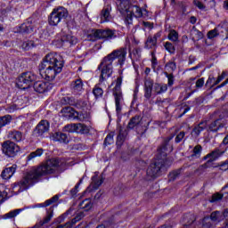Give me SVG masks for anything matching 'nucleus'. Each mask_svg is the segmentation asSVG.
<instances>
[{"instance_id": "nucleus-8", "label": "nucleus", "mask_w": 228, "mask_h": 228, "mask_svg": "<svg viewBox=\"0 0 228 228\" xmlns=\"http://www.w3.org/2000/svg\"><path fill=\"white\" fill-rule=\"evenodd\" d=\"M95 40H111L115 38V32L113 30L93 29L90 33Z\"/></svg>"}, {"instance_id": "nucleus-24", "label": "nucleus", "mask_w": 228, "mask_h": 228, "mask_svg": "<svg viewBox=\"0 0 228 228\" xmlns=\"http://www.w3.org/2000/svg\"><path fill=\"white\" fill-rule=\"evenodd\" d=\"M110 12H111L110 6H108L103 10H102V12H101L102 22H108L111 20V14H110Z\"/></svg>"}, {"instance_id": "nucleus-13", "label": "nucleus", "mask_w": 228, "mask_h": 228, "mask_svg": "<svg viewBox=\"0 0 228 228\" xmlns=\"http://www.w3.org/2000/svg\"><path fill=\"white\" fill-rule=\"evenodd\" d=\"M52 88L53 86L49 82L37 81L34 84V90L37 94H45V92H49Z\"/></svg>"}, {"instance_id": "nucleus-40", "label": "nucleus", "mask_w": 228, "mask_h": 228, "mask_svg": "<svg viewBox=\"0 0 228 228\" xmlns=\"http://www.w3.org/2000/svg\"><path fill=\"white\" fill-rule=\"evenodd\" d=\"M85 218V212L84 211H78L75 216V218H73L71 221H69V224H71V226L74 227V225H76V224H77V222H79V220Z\"/></svg>"}, {"instance_id": "nucleus-57", "label": "nucleus", "mask_w": 228, "mask_h": 228, "mask_svg": "<svg viewBox=\"0 0 228 228\" xmlns=\"http://www.w3.org/2000/svg\"><path fill=\"white\" fill-rule=\"evenodd\" d=\"M81 183H83V179H80L79 183L75 186V188L70 191V193L73 197H74V195L77 194V191H79L78 188H79V184H81Z\"/></svg>"}, {"instance_id": "nucleus-46", "label": "nucleus", "mask_w": 228, "mask_h": 228, "mask_svg": "<svg viewBox=\"0 0 228 228\" xmlns=\"http://www.w3.org/2000/svg\"><path fill=\"white\" fill-rule=\"evenodd\" d=\"M64 131H67L68 133H77V123L66 125L64 126Z\"/></svg>"}, {"instance_id": "nucleus-48", "label": "nucleus", "mask_w": 228, "mask_h": 228, "mask_svg": "<svg viewBox=\"0 0 228 228\" xmlns=\"http://www.w3.org/2000/svg\"><path fill=\"white\" fill-rule=\"evenodd\" d=\"M113 136H115V132L110 133L104 140V145L113 144V142H114Z\"/></svg>"}, {"instance_id": "nucleus-27", "label": "nucleus", "mask_w": 228, "mask_h": 228, "mask_svg": "<svg viewBox=\"0 0 228 228\" xmlns=\"http://www.w3.org/2000/svg\"><path fill=\"white\" fill-rule=\"evenodd\" d=\"M158 44V37H149L145 42V49H152L156 47Z\"/></svg>"}, {"instance_id": "nucleus-64", "label": "nucleus", "mask_w": 228, "mask_h": 228, "mask_svg": "<svg viewBox=\"0 0 228 228\" xmlns=\"http://www.w3.org/2000/svg\"><path fill=\"white\" fill-rule=\"evenodd\" d=\"M227 167V162H224L223 164L220 165V170H228Z\"/></svg>"}, {"instance_id": "nucleus-54", "label": "nucleus", "mask_w": 228, "mask_h": 228, "mask_svg": "<svg viewBox=\"0 0 228 228\" xmlns=\"http://www.w3.org/2000/svg\"><path fill=\"white\" fill-rule=\"evenodd\" d=\"M185 134H186L184 132H180L175 139V143H181V142H183L184 139Z\"/></svg>"}, {"instance_id": "nucleus-17", "label": "nucleus", "mask_w": 228, "mask_h": 228, "mask_svg": "<svg viewBox=\"0 0 228 228\" xmlns=\"http://www.w3.org/2000/svg\"><path fill=\"white\" fill-rule=\"evenodd\" d=\"M14 33H22V34H28V33H33V26L28 23H23L20 26H18L13 28Z\"/></svg>"}, {"instance_id": "nucleus-21", "label": "nucleus", "mask_w": 228, "mask_h": 228, "mask_svg": "<svg viewBox=\"0 0 228 228\" xmlns=\"http://www.w3.org/2000/svg\"><path fill=\"white\" fill-rule=\"evenodd\" d=\"M115 106L117 115H121L122 113V102H124V96L122 94H114Z\"/></svg>"}, {"instance_id": "nucleus-39", "label": "nucleus", "mask_w": 228, "mask_h": 228, "mask_svg": "<svg viewBox=\"0 0 228 228\" xmlns=\"http://www.w3.org/2000/svg\"><path fill=\"white\" fill-rule=\"evenodd\" d=\"M42 154H44V149L38 148L37 151L31 152L28 156V160L31 161V159H35V158H40V156H42Z\"/></svg>"}, {"instance_id": "nucleus-34", "label": "nucleus", "mask_w": 228, "mask_h": 228, "mask_svg": "<svg viewBox=\"0 0 228 228\" xmlns=\"http://www.w3.org/2000/svg\"><path fill=\"white\" fill-rule=\"evenodd\" d=\"M22 213V208L14 209L12 211L8 212L7 214L3 216L4 220H9L12 218H15V216L20 215Z\"/></svg>"}, {"instance_id": "nucleus-50", "label": "nucleus", "mask_w": 228, "mask_h": 228, "mask_svg": "<svg viewBox=\"0 0 228 228\" xmlns=\"http://www.w3.org/2000/svg\"><path fill=\"white\" fill-rule=\"evenodd\" d=\"M224 199V194L216 193L212 195L211 199L209 200V202H218V200H222Z\"/></svg>"}, {"instance_id": "nucleus-25", "label": "nucleus", "mask_w": 228, "mask_h": 228, "mask_svg": "<svg viewBox=\"0 0 228 228\" xmlns=\"http://www.w3.org/2000/svg\"><path fill=\"white\" fill-rule=\"evenodd\" d=\"M127 136V130L119 127V134H118L117 137V145H122L124 142L126 141V137Z\"/></svg>"}, {"instance_id": "nucleus-53", "label": "nucleus", "mask_w": 228, "mask_h": 228, "mask_svg": "<svg viewBox=\"0 0 228 228\" xmlns=\"http://www.w3.org/2000/svg\"><path fill=\"white\" fill-rule=\"evenodd\" d=\"M224 77H225V71H224L222 75H220L217 77L216 81L210 86V88H213V86H216V85H219L222 81H224Z\"/></svg>"}, {"instance_id": "nucleus-47", "label": "nucleus", "mask_w": 228, "mask_h": 228, "mask_svg": "<svg viewBox=\"0 0 228 228\" xmlns=\"http://www.w3.org/2000/svg\"><path fill=\"white\" fill-rule=\"evenodd\" d=\"M89 115L86 112H77V120L79 122H85V120H88Z\"/></svg>"}, {"instance_id": "nucleus-22", "label": "nucleus", "mask_w": 228, "mask_h": 228, "mask_svg": "<svg viewBox=\"0 0 228 228\" xmlns=\"http://www.w3.org/2000/svg\"><path fill=\"white\" fill-rule=\"evenodd\" d=\"M8 138L12 140V142H22L24 140V134L17 130L11 131L8 134Z\"/></svg>"}, {"instance_id": "nucleus-32", "label": "nucleus", "mask_w": 228, "mask_h": 228, "mask_svg": "<svg viewBox=\"0 0 228 228\" xmlns=\"http://www.w3.org/2000/svg\"><path fill=\"white\" fill-rule=\"evenodd\" d=\"M58 199H60V196L55 195L52 199L45 200V202L36 205L35 208H47L48 206H51V204L58 202Z\"/></svg>"}, {"instance_id": "nucleus-59", "label": "nucleus", "mask_w": 228, "mask_h": 228, "mask_svg": "<svg viewBox=\"0 0 228 228\" xmlns=\"http://www.w3.org/2000/svg\"><path fill=\"white\" fill-rule=\"evenodd\" d=\"M204 86V77H201L196 81V88H202Z\"/></svg>"}, {"instance_id": "nucleus-26", "label": "nucleus", "mask_w": 228, "mask_h": 228, "mask_svg": "<svg viewBox=\"0 0 228 228\" xmlns=\"http://www.w3.org/2000/svg\"><path fill=\"white\" fill-rule=\"evenodd\" d=\"M210 220L215 224H220V222L224 220V216L222 215V212L216 210L211 213Z\"/></svg>"}, {"instance_id": "nucleus-9", "label": "nucleus", "mask_w": 228, "mask_h": 228, "mask_svg": "<svg viewBox=\"0 0 228 228\" xmlns=\"http://www.w3.org/2000/svg\"><path fill=\"white\" fill-rule=\"evenodd\" d=\"M144 13H147V10H142L140 6L132 4L128 11V15L125 18V21L126 24H133V17L140 19V17H143Z\"/></svg>"}, {"instance_id": "nucleus-29", "label": "nucleus", "mask_w": 228, "mask_h": 228, "mask_svg": "<svg viewBox=\"0 0 228 228\" xmlns=\"http://www.w3.org/2000/svg\"><path fill=\"white\" fill-rule=\"evenodd\" d=\"M104 183V180L102 178H99L97 176L92 177V183L90 184L89 188L91 190H97L99 189V186Z\"/></svg>"}, {"instance_id": "nucleus-31", "label": "nucleus", "mask_w": 228, "mask_h": 228, "mask_svg": "<svg viewBox=\"0 0 228 228\" xmlns=\"http://www.w3.org/2000/svg\"><path fill=\"white\" fill-rule=\"evenodd\" d=\"M122 76L117 78L116 86L113 88V95H122Z\"/></svg>"}, {"instance_id": "nucleus-60", "label": "nucleus", "mask_w": 228, "mask_h": 228, "mask_svg": "<svg viewBox=\"0 0 228 228\" xmlns=\"http://www.w3.org/2000/svg\"><path fill=\"white\" fill-rule=\"evenodd\" d=\"M151 64L152 67H156V65H158V59L156 58V54H154V52L151 53Z\"/></svg>"}, {"instance_id": "nucleus-63", "label": "nucleus", "mask_w": 228, "mask_h": 228, "mask_svg": "<svg viewBox=\"0 0 228 228\" xmlns=\"http://www.w3.org/2000/svg\"><path fill=\"white\" fill-rule=\"evenodd\" d=\"M222 213L223 220L225 218L226 221H228V208L224 209Z\"/></svg>"}, {"instance_id": "nucleus-5", "label": "nucleus", "mask_w": 228, "mask_h": 228, "mask_svg": "<svg viewBox=\"0 0 228 228\" xmlns=\"http://www.w3.org/2000/svg\"><path fill=\"white\" fill-rule=\"evenodd\" d=\"M67 17H69V11L65 7H55L50 13L48 22L50 26H58L59 22L65 20Z\"/></svg>"}, {"instance_id": "nucleus-30", "label": "nucleus", "mask_w": 228, "mask_h": 228, "mask_svg": "<svg viewBox=\"0 0 228 228\" xmlns=\"http://www.w3.org/2000/svg\"><path fill=\"white\" fill-rule=\"evenodd\" d=\"M77 133L78 134H88L90 133V126L82 123H77Z\"/></svg>"}, {"instance_id": "nucleus-7", "label": "nucleus", "mask_w": 228, "mask_h": 228, "mask_svg": "<svg viewBox=\"0 0 228 228\" xmlns=\"http://www.w3.org/2000/svg\"><path fill=\"white\" fill-rule=\"evenodd\" d=\"M2 152L7 158H15L20 152V147L11 140H7L2 143Z\"/></svg>"}, {"instance_id": "nucleus-36", "label": "nucleus", "mask_w": 228, "mask_h": 228, "mask_svg": "<svg viewBox=\"0 0 228 228\" xmlns=\"http://www.w3.org/2000/svg\"><path fill=\"white\" fill-rule=\"evenodd\" d=\"M221 127H224V124L220 123V119H217L210 124L209 131L216 133V131H218V129H221Z\"/></svg>"}, {"instance_id": "nucleus-43", "label": "nucleus", "mask_w": 228, "mask_h": 228, "mask_svg": "<svg viewBox=\"0 0 228 228\" xmlns=\"http://www.w3.org/2000/svg\"><path fill=\"white\" fill-rule=\"evenodd\" d=\"M167 37L169 40H171V42H177L179 40V33L172 29L169 31Z\"/></svg>"}, {"instance_id": "nucleus-38", "label": "nucleus", "mask_w": 228, "mask_h": 228, "mask_svg": "<svg viewBox=\"0 0 228 228\" xmlns=\"http://www.w3.org/2000/svg\"><path fill=\"white\" fill-rule=\"evenodd\" d=\"M154 90L156 94H165L168 90V86L166 84H155Z\"/></svg>"}, {"instance_id": "nucleus-61", "label": "nucleus", "mask_w": 228, "mask_h": 228, "mask_svg": "<svg viewBox=\"0 0 228 228\" xmlns=\"http://www.w3.org/2000/svg\"><path fill=\"white\" fill-rule=\"evenodd\" d=\"M194 4L197 6L200 10H204L205 6L203 4H201L199 0H194Z\"/></svg>"}, {"instance_id": "nucleus-6", "label": "nucleus", "mask_w": 228, "mask_h": 228, "mask_svg": "<svg viewBox=\"0 0 228 228\" xmlns=\"http://www.w3.org/2000/svg\"><path fill=\"white\" fill-rule=\"evenodd\" d=\"M37 80V75L33 72L22 73L17 80V86L20 90H26L31 86V83Z\"/></svg>"}, {"instance_id": "nucleus-1", "label": "nucleus", "mask_w": 228, "mask_h": 228, "mask_svg": "<svg viewBox=\"0 0 228 228\" xmlns=\"http://www.w3.org/2000/svg\"><path fill=\"white\" fill-rule=\"evenodd\" d=\"M61 165V162L58 159H51L45 161L39 167H34L28 171L23 179L20 181V186H21V188H28V186H31L36 183H38L40 181V177H43V175H49V174H54V171Z\"/></svg>"}, {"instance_id": "nucleus-11", "label": "nucleus", "mask_w": 228, "mask_h": 228, "mask_svg": "<svg viewBox=\"0 0 228 228\" xmlns=\"http://www.w3.org/2000/svg\"><path fill=\"white\" fill-rule=\"evenodd\" d=\"M51 127L49 121L43 119L41 120L34 129V134L36 136H44L45 133H49V128Z\"/></svg>"}, {"instance_id": "nucleus-52", "label": "nucleus", "mask_w": 228, "mask_h": 228, "mask_svg": "<svg viewBox=\"0 0 228 228\" xmlns=\"http://www.w3.org/2000/svg\"><path fill=\"white\" fill-rule=\"evenodd\" d=\"M166 69L169 72H174L177 67L175 66V62L170 61L166 64Z\"/></svg>"}, {"instance_id": "nucleus-41", "label": "nucleus", "mask_w": 228, "mask_h": 228, "mask_svg": "<svg viewBox=\"0 0 228 228\" xmlns=\"http://www.w3.org/2000/svg\"><path fill=\"white\" fill-rule=\"evenodd\" d=\"M12 122V116L5 115L4 117H0V129L1 127H4V126H8Z\"/></svg>"}, {"instance_id": "nucleus-16", "label": "nucleus", "mask_w": 228, "mask_h": 228, "mask_svg": "<svg viewBox=\"0 0 228 228\" xmlns=\"http://www.w3.org/2000/svg\"><path fill=\"white\" fill-rule=\"evenodd\" d=\"M225 151H222L219 149L214 150L212 152L208 153L205 159H208V163H213V161H216L218 158H221V156H224Z\"/></svg>"}, {"instance_id": "nucleus-37", "label": "nucleus", "mask_w": 228, "mask_h": 228, "mask_svg": "<svg viewBox=\"0 0 228 228\" xmlns=\"http://www.w3.org/2000/svg\"><path fill=\"white\" fill-rule=\"evenodd\" d=\"M79 208L80 209H85V211H90V209H92V201L88 199H86L79 203Z\"/></svg>"}, {"instance_id": "nucleus-55", "label": "nucleus", "mask_w": 228, "mask_h": 228, "mask_svg": "<svg viewBox=\"0 0 228 228\" xmlns=\"http://www.w3.org/2000/svg\"><path fill=\"white\" fill-rule=\"evenodd\" d=\"M203 226L209 228V227H213V224H211V218L210 217H205L203 219Z\"/></svg>"}, {"instance_id": "nucleus-3", "label": "nucleus", "mask_w": 228, "mask_h": 228, "mask_svg": "<svg viewBox=\"0 0 228 228\" xmlns=\"http://www.w3.org/2000/svg\"><path fill=\"white\" fill-rule=\"evenodd\" d=\"M126 56H127V49L119 48L112 51L107 56H105L101 64L99 65V70H102L100 76V83H102L104 79L110 77L113 74V61L118 60L119 65H124L126 62Z\"/></svg>"}, {"instance_id": "nucleus-58", "label": "nucleus", "mask_w": 228, "mask_h": 228, "mask_svg": "<svg viewBox=\"0 0 228 228\" xmlns=\"http://www.w3.org/2000/svg\"><path fill=\"white\" fill-rule=\"evenodd\" d=\"M179 174H180V171H174L173 173H170L169 181H175V179H177Z\"/></svg>"}, {"instance_id": "nucleus-2", "label": "nucleus", "mask_w": 228, "mask_h": 228, "mask_svg": "<svg viewBox=\"0 0 228 228\" xmlns=\"http://www.w3.org/2000/svg\"><path fill=\"white\" fill-rule=\"evenodd\" d=\"M63 70V60L58 53H48L39 65V73L45 79L53 81Z\"/></svg>"}, {"instance_id": "nucleus-14", "label": "nucleus", "mask_w": 228, "mask_h": 228, "mask_svg": "<svg viewBox=\"0 0 228 228\" xmlns=\"http://www.w3.org/2000/svg\"><path fill=\"white\" fill-rule=\"evenodd\" d=\"M51 139L53 142H59V143H68L69 142V135L63 132H55L52 134Z\"/></svg>"}, {"instance_id": "nucleus-42", "label": "nucleus", "mask_w": 228, "mask_h": 228, "mask_svg": "<svg viewBox=\"0 0 228 228\" xmlns=\"http://www.w3.org/2000/svg\"><path fill=\"white\" fill-rule=\"evenodd\" d=\"M99 85L100 84L94 86V87L93 89V94H94L95 99H99V97H101L104 94V91L102 90V88H101V86Z\"/></svg>"}, {"instance_id": "nucleus-44", "label": "nucleus", "mask_w": 228, "mask_h": 228, "mask_svg": "<svg viewBox=\"0 0 228 228\" xmlns=\"http://www.w3.org/2000/svg\"><path fill=\"white\" fill-rule=\"evenodd\" d=\"M200 154H202V146L200 145H196L193 150H192V155L191 157L195 158H200Z\"/></svg>"}, {"instance_id": "nucleus-33", "label": "nucleus", "mask_w": 228, "mask_h": 228, "mask_svg": "<svg viewBox=\"0 0 228 228\" xmlns=\"http://www.w3.org/2000/svg\"><path fill=\"white\" fill-rule=\"evenodd\" d=\"M66 114L64 117L66 118H69V120H77V111H76L74 109L69 107L66 109Z\"/></svg>"}, {"instance_id": "nucleus-28", "label": "nucleus", "mask_w": 228, "mask_h": 228, "mask_svg": "<svg viewBox=\"0 0 228 228\" xmlns=\"http://www.w3.org/2000/svg\"><path fill=\"white\" fill-rule=\"evenodd\" d=\"M222 28L224 27L219 25L216 28L208 31V38H209L210 40H212V38H216V37H218L220 33H224V30H222Z\"/></svg>"}, {"instance_id": "nucleus-15", "label": "nucleus", "mask_w": 228, "mask_h": 228, "mask_svg": "<svg viewBox=\"0 0 228 228\" xmlns=\"http://www.w3.org/2000/svg\"><path fill=\"white\" fill-rule=\"evenodd\" d=\"M83 86H85V85L81 78H77L70 84V89L73 94H80V92H83Z\"/></svg>"}, {"instance_id": "nucleus-45", "label": "nucleus", "mask_w": 228, "mask_h": 228, "mask_svg": "<svg viewBox=\"0 0 228 228\" xmlns=\"http://www.w3.org/2000/svg\"><path fill=\"white\" fill-rule=\"evenodd\" d=\"M166 51H168L170 54H175V46L170 42H166L164 45Z\"/></svg>"}, {"instance_id": "nucleus-19", "label": "nucleus", "mask_w": 228, "mask_h": 228, "mask_svg": "<svg viewBox=\"0 0 228 228\" xmlns=\"http://www.w3.org/2000/svg\"><path fill=\"white\" fill-rule=\"evenodd\" d=\"M17 170V165H12L10 167H6L2 172V177L5 180L12 179L13 174H15Z\"/></svg>"}, {"instance_id": "nucleus-56", "label": "nucleus", "mask_w": 228, "mask_h": 228, "mask_svg": "<svg viewBox=\"0 0 228 228\" xmlns=\"http://www.w3.org/2000/svg\"><path fill=\"white\" fill-rule=\"evenodd\" d=\"M166 76L167 77L168 86H172V85H174V74L172 73L168 74L167 72H166Z\"/></svg>"}, {"instance_id": "nucleus-23", "label": "nucleus", "mask_w": 228, "mask_h": 228, "mask_svg": "<svg viewBox=\"0 0 228 228\" xmlns=\"http://www.w3.org/2000/svg\"><path fill=\"white\" fill-rule=\"evenodd\" d=\"M208 127V122L201 121L198 126H196L191 132L194 136H200V134Z\"/></svg>"}, {"instance_id": "nucleus-49", "label": "nucleus", "mask_w": 228, "mask_h": 228, "mask_svg": "<svg viewBox=\"0 0 228 228\" xmlns=\"http://www.w3.org/2000/svg\"><path fill=\"white\" fill-rule=\"evenodd\" d=\"M34 44L35 43L33 41L23 42L21 45V48L24 51H29V49H31V47H33Z\"/></svg>"}, {"instance_id": "nucleus-35", "label": "nucleus", "mask_w": 228, "mask_h": 228, "mask_svg": "<svg viewBox=\"0 0 228 228\" xmlns=\"http://www.w3.org/2000/svg\"><path fill=\"white\" fill-rule=\"evenodd\" d=\"M140 122H142V118L140 116L132 118L127 125L128 129H134Z\"/></svg>"}, {"instance_id": "nucleus-12", "label": "nucleus", "mask_w": 228, "mask_h": 228, "mask_svg": "<svg viewBox=\"0 0 228 228\" xmlns=\"http://www.w3.org/2000/svg\"><path fill=\"white\" fill-rule=\"evenodd\" d=\"M116 5L118 11L121 13V15H125V17H127L132 5L128 2V0H116Z\"/></svg>"}, {"instance_id": "nucleus-51", "label": "nucleus", "mask_w": 228, "mask_h": 228, "mask_svg": "<svg viewBox=\"0 0 228 228\" xmlns=\"http://www.w3.org/2000/svg\"><path fill=\"white\" fill-rule=\"evenodd\" d=\"M186 218H189V221H187L184 224V227H190L193 224V222H195V216L190 214L189 216H186Z\"/></svg>"}, {"instance_id": "nucleus-4", "label": "nucleus", "mask_w": 228, "mask_h": 228, "mask_svg": "<svg viewBox=\"0 0 228 228\" xmlns=\"http://www.w3.org/2000/svg\"><path fill=\"white\" fill-rule=\"evenodd\" d=\"M173 138L174 136L166 138L162 145L157 150V160L151 163L147 169V175L150 177H158L161 174L165 163H167V147Z\"/></svg>"}, {"instance_id": "nucleus-10", "label": "nucleus", "mask_w": 228, "mask_h": 228, "mask_svg": "<svg viewBox=\"0 0 228 228\" xmlns=\"http://www.w3.org/2000/svg\"><path fill=\"white\" fill-rule=\"evenodd\" d=\"M53 44L57 47H63L65 44H69V45H75V44H77V38H76V37H73L72 35L66 34L61 36V39L55 40Z\"/></svg>"}, {"instance_id": "nucleus-18", "label": "nucleus", "mask_w": 228, "mask_h": 228, "mask_svg": "<svg viewBox=\"0 0 228 228\" xmlns=\"http://www.w3.org/2000/svg\"><path fill=\"white\" fill-rule=\"evenodd\" d=\"M152 86H154V81L147 79L144 82V97L145 99H151L152 97Z\"/></svg>"}, {"instance_id": "nucleus-20", "label": "nucleus", "mask_w": 228, "mask_h": 228, "mask_svg": "<svg viewBox=\"0 0 228 228\" xmlns=\"http://www.w3.org/2000/svg\"><path fill=\"white\" fill-rule=\"evenodd\" d=\"M53 216H54V207H50L46 209V216L39 222V225H45V224H49L50 220H53Z\"/></svg>"}, {"instance_id": "nucleus-62", "label": "nucleus", "mask_w": 228, "mask_h": 228, "mask_svg": "<svg viewBox=\"0 0 228 228\" xmlns=\"http://www.w3.org/2000/svg\"><path fill=\"white\" fill-rule=\"evenodd\" d=\"M6 197V192L4 191H0V202H4V199Z\"/></svg>"}]
</instances>
